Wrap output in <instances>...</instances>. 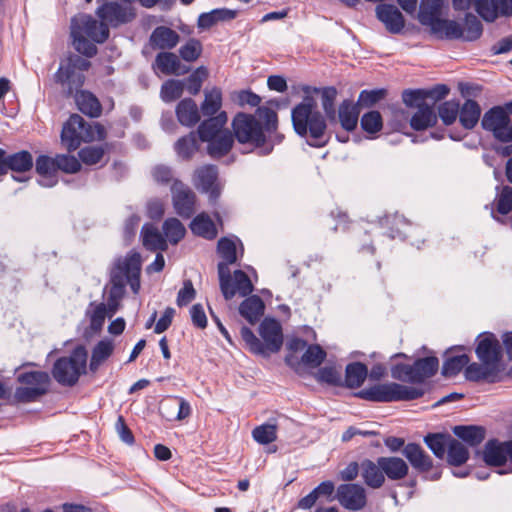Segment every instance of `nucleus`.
<instances>
[{"instance_id": "obj_1", "label": "nucleus", "mask_w": 512, "mask_h": 512, "mask_svg": "<svg viewBox=\"0 0 512 512\" xmlns=\"http://www.w3.org/2000/svg\"><path fill=\"white\" fill-rule=\"evenodd\" d=\"M448 2H419L417 20L437 40H462L473 42L483 33L481 21L472 13H466L463 24L448 19L445 10Z\"/></svg>"}, {"instance_id": "obj_2", "label": "nucleus", "mask_w": 512, "mask_h": 512, "mask_svg": "<svg viewBox=\"0 0 512 512\" xmlns=\"http://www.w3.org/2000/svg\"><path fill=\"white\" fill-rule=\"evenodd\" d=\"M232 129L239 143L260 148L261 155L270 154L274 145L284 139V135L278 132L277 113L265 106L258 107L256 115L237 113L232 120Z\"/></svg>"}, {"instance_id": "obj_3", "label": "nucleus", "mask_w": 512, "mask_h": 512, "mask_svg": "<svg viewBox=\"0 0 512 512\" xmlns=\"http://www.w3.org/2000/svg\"><path fill=\"white\" fill-rule=\"evenodd\" d=\"M141 256L131 251L124 257L115 259L110 270V288L106 308L109 317H112L120 306L125 295V287L129 284L133 293L140 289Z\"/></svg>"}, {"instance_id": "obj_4", "label": "nucleus", "mask_w": 512, "mask_h": 512, "mask_svg": "<svg viewBox=\"0 0 512 512\" xmlns=\"http://www.w3.org/2000/svg\"><path fill=\"white\" fill-rule=\"evenodd\" d=\"M316 108V100L306 95L302 102L292 109L291 119L295 132L301 137L309 135L310 140L307 143L319 148L328 142V139H324L327 124L324 116Z\"/></svg>"}, {"instance_id": "obj_5", "label": "nucleus", "mask_w": 512, "mask_h": 512, "mask_svg": "<svg viewBox=\"0 0 512 512\" xmlns=\"http://www.w3.org/2000/svg\"><path fill=\"white\" fill-rule=\"evenodd\" d=\"M109 27L91 15L79 14L72 18L73 46L80 54L91 58L97 54L95 43L102 44L109 38Z\"/></svg>"}, {"instance_id": "obj_6", "label": "nucleus", "mask_w": 512, "mask_h": 512, "mask_svg": "<svg viewBox=\"0 0 512 512\" xmlns=\"http://www.w3.org/2000/svg\"><path fill=\"white\" fill-rule=\"evenodd\" d=\"M240 334L249 350L256 355L269 357L271 353L279 352L283 345L281 324L273 318H265L259 326V334L264 343L246 326L241 328Z\"/></svg>"}, {"instance_id": "obj_7", "label": "nucleus", "mask_w": 512, "mask_h": 512, "mask_svg": "<svg viewBox=\"0 0 512 512\" xmlns=\"http://www.w3.org/2000/svg\"><path fill=\"white\" fill-rule=\"evenodd\" d=\"M105 137L106 131L102 125H91L78 114L68 118L60 135L61 144L69 153L76 151L83 142L103 140Z\"/></svg>"}, {"instance_id": "obj_8", "label": "nucleus", "mask_w": 512, "mask_h": 512, "mask_svg": "<svg viewBox=\"0 0 512 512\" xmlns=\"http://www.w3.org/2000/svg\"><path fill=\"white\" fill-rule=\"evenodd\" d=\"M424 394L425 390L420 387L387 382L364 388L355 393V396L370 402L390 403L416 400Z\"/></svg>"}, {"instance_id": "obj_9", "label": "nucleus", "mask_w": 512, "mask_h": 512, "mask_svg": "<svg viewBox=\"0 0 512 512\" xmlns=\"http://www.w3.org/2000/svg\"><path fill=\"white\" fill-rule=\"evenodd\" d=\"M88 351L83 345L76 346L68 356L58 358L51 369L55 381L66 387L75 386L86 374Z\"/></svg>"}, {"instance_id": "obj_10", "label": "nucleus", "mask_w": 512, "mask_h": 512, "mask_svg": "<svg viewBox=\"0 0 512 512\" xmlns=\"http://www.w3.org/2000/svg\"><path fill=\"white\" fill-rule=\"evenodd\" d=\"M17 381L22 385L15 390V399L20 403H31L48 393L50 376L45 371H26L18 375Z\"/></svg>"}, {"instance_id": "obj_11", "label": "nucleus", "mask_w": 512, "mask_h": 512, "mask_svg": "<svg viewBox=\"0 0 512 512\" xmlns=\"http://www.w3.org/2000/svg\"><path fill=\"white\" fill-rule=\"evenodd\" d=\"M484 130L493 134L500 142L512 141V122L504 107L494 106L486 111L481 120Z\"/></svg>"}, {"instance_id": "obj_12", "label": "nucleus", "mask_w": 512, "mask_h": 512, "mask_svg": "<svg viewBox=\"0 0 512 512\" xmlns=\"http://www.w3.org/2000/svg\"><path fill=\"white\" fill-rule=\"evenodd\" d=\"M454 10H469L473 8L479 16L493 22L499 16H512V2H452Z\"/></svg>"}, {"instance_id": "obj_13", "label": "nucleus", "mask_w": 512, "mask_h": 512, "mask_svg": "<svg viewBox=\"0 0 512 512\" xmlns=\"http://www.w3.org/2000/svg\"><path fill=\"white\" fill-rule=\"evenodd\" d=\"M131 4L132 2H103L96 13L107 27H117L135 18Z\"/></svg>"}, {"instance_id": "obj_14", "label": "nucleus", "mask_w": 512, "mask_h": 512, "mask_svg": "<svg viewBox=\"0 0 512 512\" xmlns=\"http://www.w3.org/2000/svg\"><path fill=\"white\" fill-rule=\"evenodd\" d=\"M475 353L480 362L500 367L502 360V347L499 340L492 332H484L478 335Z\"/></svg>"}, {"instance_id": "obj_15", "label": "nucleus", "mask_w": 512, "mask_h": 512, "mask_svg": "<svg viewBox=\"0 0 512 512\" xmlns=\"http://www.w3.org/2000/svg\"><path fill=\"white\" fill-rule=\"evenodd\" d=\"M171 193L175 212L180 217L189 219L195 213V193L189 186L178 179L172 183Z\"/></svg>"}, {"instance_id": "obj_16", "label": "nucleus", "mask_w": 512, "mask_h": 512, "mask_svg": "<svg viewBox=\"0 0 512 512\" xmlns=\"http://www.w3.org/2000/svg\"><path fill=\"white\" fill-rule=\"evenodd\" d=\"M217 179L218 169L212 164L199 167L194 174V185L202 192L209 194V200L213 205L216 204L221 194Z\"/></svg>"}, {"instance_id": "obj_17", "label": "nucleus", "mask_w": 512, "mask_h": 512, "mask_svg": "<svg viewBox=\"0 0 512 512\" xmlns=\"http://www.w3.org/2000/svg\"><path fill=\"white\" fill-rule=\"evenodd\" d=\"M377 19L390 34H401L405 28V18L400 9L392 3L379 2L375 9Z\"/></svg>"}, {"instance_id": "obj_18", "label": "nucleus", "mask_w": 512, "mask_h": 512, "mask_svg": "<svg viewBox=\"0 0 512 512\" xmlns=\"http://www.w3.org/2000/svg\"><path fill=\"white\" fill-rule=\"evenodd\" d=\"M337 500L348 510L359 511L367 504L365 489L359 484H341L337 488Z\"/></svg>"}, {"instance_id": "obj_19", "label": "nucleus", "mask_w": 512, "mask_h": 512, "mask_svg": "<svg viewBox=\"0 0 512 512\" xmlns=\"http://www.w3.org/2000/svg\"><path fill=\"white\" fill-rule=\"evenodd\" d=\"M54 81L61 86L63 93L67 96H72L81 91L85 76L80 71L72 70L63 63H60L58 70L54 74Z\"/></svg>"}, {"instance_id": "obj_20", "label": "nucleus", "mask_w": 512, "mask_h": 512, "mask_svg": "<svg viewBox=\"0 0 512 512\" xmlns=\"http://www.w3.org/2000/svg\"><path fill=\"white\" fill-rule=\"evenodd\" d=\"M500 372V367H495L489 363L473 362L467 364L464 375L465 378L471 382L487 381L489 383H495L499 380Z\"/></svg>"}, {"instance_id": "obj_21", "label": "nucleus", "mask_w": 512, "mask_h": 512, "mask_svg": "<svg viewBox=\"0 0 512 512\" xmlns=\"http://www.w3.org/2000/svg\"><path fill=\"white\" fill-rule=\"evenodd\" d=\"M457 350H464L463 346H455L448 349L445 352V360L442 365L441 374L445 378H451L457 376L467 364L470 362V358L467 354H454Z\"/></svg>"}, {"instance_id": "obj_22", "label": "nucleus", "mask_w": 512, "mask_h": 512, "mask_svg": "<svg viewBox=\"0 0 512 512\" xmlns=\"http://www.w3.org/2000/svg\"><path fill=\"white\" fill-rule=\"evenodd\" d=\"M360 471L361 477L368 487L379 489L384 485L386 477L379 464V458H377L376 462L370 459H364L360 463Z\"/></svg>"}, {"instance_id": "obj_23", "label": "nucleus", "mask_w": 512, "mask_h": 512, "mask_svg": "<svg viewBox=\"0 0 512 512\" xmlns=\"http://www.w3.org/2000/svg\"><path fill=\"white\" fill-rule=\"evenodd\" d=\"M207 117V119L200 123L197 129L198 137L202 142L211 140L212 137L218 136L224 132L223 128L228 121V116L225 111L219 112L215 116Z\"/></svg>"}, {"instance_id": "obj_24", "label": "nucleus", "mask_w": 512, "mask_h": 512, "mask_svg": "<svg viewBox=\"0 0 512 512\" xmlns=\"http://www.w3.org/2000/svg\"><path fill=\"white\" fill-rule=\"evenodd\" d=\"M402 453L418 472H428L433 466L432 459L419 444L408 443Z\"/></svg>"}, {"instance_id": "obj_25", "label": "nucleus", "mask_w": 512, "mask_h": 512, "mask_svg": "<svg viewBox=\"0 0 512 512\" xmlns=\"http://www.w3.org/2000/svg\"><path fill=\"white\" fill-rule=\"evenodd\" d=\"M439 368V360L435 356L418 358L413 363L412 384H423L427 379L433 377Z\"/></svg>"}, {"instance_id": "obj_26", "label": "nucleus", "mask_w": 512, "mask_h": 512, "mask_svg": "<svg viewBox=\"0 0 512 512\" xmlns=\"http://www.w3.org/2000/svg\"><path fill=\"white\" fill-rule=\"evenodd\" d=\"M180 36L166 26L156 27L150 35V45L154 49L170 50L177 46Z\"/></svg>"}, {"instance_id": "obj_27", "label": "nucleus", "mask_w": 512, "mask_h": 512, "mask_svg": "<svg viewBox=\"0 0 512 512\" xmlns=\"http://www.w3.org/2000/svg\"><path fill=\"white\" fill-rule=\"evenodd\" d=\"M153 66L165 75H183L189 70L181 65L176 54L167 51L160 52L156 55Z\"/></svg>"}, {"instance_id": "obj_28", "label": "nucleus", "mask_w": 512, "mask_h": 512, "mask_svg": "<svg viewBox=\"0 0 512 512\" xmlns=\"http://www.w3.org/2000/svg\"><path fill=\"white\" fill-rule=\"evenodd\" d=\"M506 451H508L507 441L499 442L497 439H491L485 444L483 459L490 466H502L508 459Z\"/></svg>"}, {"instance_id": "obj_29", "label": "nucleus", "mask_w": 512, "mask_h": 512, "mask_svg": "<svg viewBox=\"0 0 512 512\" xmlns=\"http://www.w3.org/2000/svg\"><path fill=\"white\" fill-rule=\"evenodd\" d=\"M379 464L384 471L385 477L391 481L402 480L409 472L408 464L400 457H379Z\"/></svg>"}, {"instance_id": "obj_30", "label": "nucleus", "mask_w": 512, "mask_h": 512, "mask_svg": "<svg viewBox=\"0 0 512 512\" xmlns=\"http://www.w3.org/2000/svg\"><path fill=\"white\" fill-rule=\"evenodd\" d=\"M207 142V153L215 159L221 158L227 155L234 143V136L229 130H224L220 135L212 137L211 140H205Z\"/></svg>"}, {"instance_id": "obj_31", "label": "nucleus", "mask_w": 512, "mask_h": 512, "mask_svg": "<svg viewBox=\"0 0 512 512\" xmlns=\"http://www.w3.org/2000/svg\"><path fill=\"white\" fill-rule=\"evenodd\" d=\"M176 116L183 126L192 127L200 120V112L196 102L191 98L182 99L176 106Z\"/></svg>"}, {"instance_id": "obj_32", "label": "nucleus", "mask_w": 512, "mask_h": 512, "mask_svg": "<svg viewBox=\"0 0 512 512\" xmlns=\"http://www.w3.org/2000/svg\"><path fill=\"white\" fill-rule=\"evenodd\" d=\"M265 305L261 297L252 295L247 297L239 306L240 315L250 324L257 323L264 314Z\"/></svg>"}, {"instance_id": "obj_33", "label": "nucleus", "mask_w": 512, "mask_h": 512, "mask_svg": "<svg viewBox=\"0 0 512 512\" xmlns=\"http://www.w3.org/2000/svg\"><path fill=\"white\" fill-rule=\"evenodd\" d=\"M143 246L152 252L165 251L168 248L167 241L153 224L146 223L141 230Z\"/></svg>"}, {"instance_id": "obj_34", "label": "nucleus", "mask_w": 512, "mask_h": 512, "mask_svg": "<svg viewBox=\"0 0 512 512\" xmlns=\"http://www.w3.org/2000/svg\"><path fill=\"white\" fill-rule=\"evenodd\" d=\"M78 109L91 118H97L102 113V105L98 98L89 91L81 90L75 94Z\"/></svg>"}, {"instance_id": "obj_35", "label": "nucleus", "mask_w": 512, "mask_h": 512, "mask_svg": "<svg viewBox=\"0 0 512 512\" xmlns=\"http://www.w3.org/2000/svg\"><path fill=\"white\" fill-rule=\"evenodd\" d=\"M454 435L471 447L478 446L485 439L486 430L477 425H457L452 429Z\"/></svg>"}, {"instance_id": "obj_36", "label": "nucleus", "mask_w": 512, "mask_h": 512, "mask_svg": "<svg viewBox=\"0 0 512 512\" xmlns=\"http://www.w3.org/2000/svg\"><path fill=\"white\" fill-rule=\"evenodd\" d=\"M190 229L193 234L203 237L207 240H213L217 237V228L211 218L205 214H198L190 223Z\"/></svg>"}, {"instance_id": "obj_37", "label": "nucleus", "mask_w": 512, "mask_h": 512, "mask_svg": "<svg viewBox=\"0 0 512 512\" xmlns=\"http://www.w3.org/2000/svg\"><path fill=\"white\" fill-rule=\"evenodd\" d=\"M480 115L481 107L475 100L467 99L462 107L459 106V121L467 130H471L477 125Z\"/></svg>"}, {"instance_id": "obj_38", "label": "nucleus", "mask_w": 512, "mask_h": 512, "mask_svg": "<svg viewBox=\"0 0 512 512\" xmlns=\"http://www.w3.org/2000/svg\"><path fill=\"white\" fill-rule=\"evenodd\" d=\"M222 91L218 87L206 89L204 91V100L200 105V111L204 116H215L222 112Z\"/></svg>"}, {"instance_id": "obj_39", "label": "nucleus", "mask_w": 512, "mask_h": 512, "mask_svg": "<svg viewBox=\"0 0 512 512\" xmlns=\"http://www.w3.org/2000/svg\"><path fill=\"white\" fill-rule=\"evenodd\" d=\"M368 376L367 366L361 362H352L346 366L343 386L350 389L359 388Z\"/></svg>"}, {"instance_id": "obj_40", "label": "nucleus", "mask_w": 512, "mask_h": 512, "mask_svg": "<svg viewBox=\"0 0 512 512\" xmlns=\"http://www.w3.org/2000/svg\"><path fill=\"white\" fill-rule=\"evenodd\" d=\"M113 351L114 343L112 340H100L92 350L89 369L92 372H96L99 369L100 365L104 363L113 354Z\"/></svg>"}, {"instance_id": "obj_41", "label": "nucleus", "mask_w": 512, "mask_h": 512, "mask_svg": "<svg viewBox=\"0 0 512 512\" xmlns=\"http://www.w3.org/2000/svg\"><path fill=\"white\" fill-rule=\"evenodd\" d=\"M437 122V116L429 105L420 106L410 119L413 130L422 131L432 127Z\"/></svg>"}, {"instance_id": "obj_42", "label": "nucleus", "mask_w": 512, "mask_h": 512, "mask_svg": "<svg viewBox=\"0 0 512 512\" xmlns=\"http://www.w3.org/2000/svg\"><path fill=\"white\" fill-rule=\"evenodd\" d=\"M338 117L342 128L350 132L357 127L359 110L351 101L344 100L339 106Z\"/></svg>"}, {"instance_id": "obj_43", "label": "nucleus", "mask_w": 512, "mask_h": 512, "mask_svg": "<svg viewBox=\"0 0 512 512\" xmlns=\"http://www.w3.org/2000/svg\"><path fill=\"white\" fill-rule=\"evenodd\" d=\"M35 170L40 176L48 180V182L43 185L53 186L56 184L57 180L54 179L57 173L56 156L50 157L47 155H40L36 159Z\"/></svg>"}, {"instance_id": "obj_44", "label": "nucleus", "mask_w": 512, "mask_h": 512, "mask_svg": "<svg viewBox=\"0 0 512 512\" xmlns=\"http://www.w3.org/2000/svg\"><path fill=\"white\" fill-rule=\"evenodd\" d=\"M33 167V157L29 151L22 150L7 154V171L27 172Z\"/></svg>"}, {"instance_id": "obj_45", "label": "nucleus", "mask_w": 512, "mask_h": 512, "mask_svg": "<svg viewBox=\"0 0 512 512\" xmlns=\"http://www.w3.org/2000/svg\"><path fill=\"white\" fill-rule=\"evenodd\" d=\"M174 148L178 156L182 159L189 160L192 158L199 149L196 133L190 132L178 139Z\"/></svg>"}, {"instance_id": "obj_46", "label": "nucleus", "mask_w": 512, "mask_h": 512, "mask_svg": "<svg viewBox=\"0 0 512 512\" xmlns=\"http://www.w3.org/2000/svg\"><path fill=\"white\" fill-rule=\"evenodd\" d=\"M451 438L447 433H430L425 436L424 442L437 458L442 459Z\"/></svg>"}, {"instance_id": "obj_47", "label": "nucleus", "mask_w": 512, "mask_h": 512, "mask_svg": "<svg viewBox=\"0 0 512 512\" xmlns=\"http://www.w3.org/2000/svg\"><path fill=\"white\" fill-rule=\"evenodd\" d=\"M86 316L89 318L91 330L94 332L100 331L104 325L106 316H108L105 303L96 304L95 302H91L86 311Z\"/></svg>"}, {"instance_id": "obj_48", "label": "nucleus", "mask_w": 512, "mask_h": 512, "mask_svg": "<svg viewBox=\"0 0 512 512\" xmlns=\"http://www.w3.org/2000/svg\"><path fill=\"white\" fill-rule=\"evenodd\" d=\"M107 145L85 146L78 152L79 159L88 166L96 165L101 162L106 151Z\"/></svg>"}, {"instance_id": "obj_49", "label": "nucleus", "mask_w": 512, "mask_h": 512, "mask_svg": "<svg viewBox=\"0 0 512 512\" xmlns=\"http://www.w3.org/2000/svg\"><path fill=\"white\" fill-rule=\"evenodd\" d=\"M448 463L453 466L464 464L469 458L468 449L458 440L451 438L447 448Z\"/></svg>"}, {"instance_id": "obj_50", "label": "nucleus", "mask_w": 512, "mask_h": 512, "mask_svg": "<svg viewBox=\"0 0 512 512\" xmlns=\"http://www.w3.org/2000/svg\"><path fill=\"white\" fill-rule=\"evenodd\" d=\"M184 91V82L176 79H168L161 85L160 97L165 103H171L179 99Z\"/></svg>"}, {"instance_id": "obj_51", "label": "nucleus", "mask_w": 512, "mask_h": 512, "mask_svg": "<svg viewBox=\"0 0 512 512\" xmlns=\"http://www.w3.org/2000/svg\"><path fill=\"white\" fill-rule=\"evenodd\" d=\"M231 288L234 291V296L239 293L242 297L250 295L254 289L249 276L242 270H235L233 279L231 280Z\"/></svg>"}, {"instance_id": "obj_52", "label": "nucleus", "mask_w": 512, "mask_h": 512, "mask_svg": "<svg viewBox=\"0 0 512 512\" xmlns=\"http://www.w3.org/2000/svg\"><path fill=\"white\" fill-rule=\"evenodd\" d=\"M165 237L172 244H177L185 236L186 229L177 218H168L163 223Z\"/></svg>"}, {"instance_id": "obj_53", "label": "nucleus", "mask_w": 512, "mask_h": 512, "mask_svg": "<svg viewBox=\"0 0 512 512\" xmlns=\"http://www.w3.org/2000/svg\"><path fill=\"white\" fill-rule=\"evenodd\" d=\"M326 351L318 344L307 345L304 354L302 355L301 361L306 366L316 368L326 358Z\"/></svg>"}, {"instance_id": "obj_54", "label": "nucleus", "mask_w": 512, "mask_h": 512, "mask_svg": "<svg viewBox=\"0 0 512 512\" xmlns=\"http://www.w3.org/2000/svg\"><path fill=\"white\" fill-rule=\"evenodd\" d=\"M226 261L218 263V276L221 292L226 300H231L234 297V291L231 288V272L229 265Z\"/></svg>"}, {"instance_id": "obj_55", "label": "nucleus", "mask_w": 512, "mask_h": 512, "mask_svg": "<svg viewBox=\"0 0 512 512\" xmlns=\"http://www.w3.org/2000/svg\"><path fill=\"white\" fill-rule=\"evenodd\" d=\"M315 378L320 383H325L330 386H343L342 376L336 366H324L320 368Z\"/></svg>"}, {"instance_id": "obj_56", "label": "nucleus", "mask_w": 512, "mask_h": 512, "mask_svg": "<svg viewBox=\"0 0 512 512\" xmlns=\"http://www.w3.org/2000/svg\"><path fill=\"white\" fill-rule=\"evenodd\" d=\"M313 91L315 93H321L322 107L328 118L334 119L336 110H335V99L337 96V90L334 87H325L323 89L314 88Z\"/></svg>"}, {"instance_id": "obj_57", "label": "nucleus", "mask_w": 512, "mask_h": 512, "mask_svg": "<svg viewBox=\"0 0 512 512\" xmlns=\"http://www.w3.org/2000/svg\"><path fill=\"white\" fill-rule=\"evenodd\" d=\"M208 76V70L204 66L198 67L192 74H190L185 82L184 88L191 94L197 95L202 87L203 81Z\"/></svg>"}, {"instance_id": "obj_58", "label": "nucleus", "mask_w": 512, "mask_h": 512, "mask_svg": "<svg viewBox=\"0 0 512 512\" xmlns=\"http://www.w3.org/2000/svg\"><path fill=\"white\" fill-rule=\"evenodd\" d=\"M361 128L369 134L378 133L383 127V120L380 112L373 110L364 113L360 120Z\"/></svg>"}, {"instance_id": "obj_59", "label": "nucleus", "mask_w": 512, "mask_h": 512, "mask_svg": "<svg viewBox=\"0 0 512 512\" xmlns=\"http://www.w3.org/2000/svg\"><path fill=\"white\" fill-rule=\"evenodd\" d=\"M252 436L259 444H270L277 439V426L272 424L257 426L253 429Z\"/></svg>"}, {"instance_id": "obj_60", "label": "nucleus", "mask_w": 512, "mask_h": 512, "mask_svg": "<svg viewBox=\"0 0 512 512\" xmlns=\"http://www.w3.org/2000/svg\"><path fill=\"white\" fill-rule=\"evenodd\" d=\"M202 50L201 42L198 39L191 38L180 47L179 55L186 62H194L200 57Z\"/></svg>"}, {"instance_id": "obj_61", "label": "nucleus", "mask_w": 512, "mask_h": 512, "mask_svg": "<svg viewBox=\"0 0 512 512\" xmlns=\"http://www.w3.org/2000/svg\"><path fill=\"white\" fill-rule=\"evenodd\" d=\"M57 172L62 171L68 174H74L81 170V162L73 155H56Z\"/></svg>"}, {"instance_id": "obj_62", "label": "nucleus", "mask_w": 512, "mask_h": 512, "mask_svg": "<svg viewBox=\"0 0 512 512\" xmlns=\"http://www.w3.org/2000/svg\"><path fill=\"white\" fill-rule=\"evenodd\" d=\"M438 115L447 126L453 124L459 115V103L455 101H445L438 107Z\"/></svg>"}, {"instance_id": "obj_63", "label": "nucleus", "mask_w": 512, "mask_h": 512, "mask_svg": "<svg viewBox=\"0 0 512 512\" xmlns=\"http://www.w3.org/2000/svg\"><path fill=\"white\" fill-rule=\"evenodd\" d=\"M217 250L220 257L228 262L235 263L237 261V251L235 242L227 237H223L218 241Z\"/></svg>"}, {"instance_id": "obj_64", "label": "nucleus", "mask_w": 512, "mask_h": 512, "mask_svg": "<svg viewBox=\"0 0 512 512\" xmlns=\"http://www.w3.org/2000/svg\"><path fill=\"white\" fill-rule=\"evenodd\" d=\"M496 210L502 215L512 211V187L504 186L497 197Z\"/></svg>"}]
</instances>
